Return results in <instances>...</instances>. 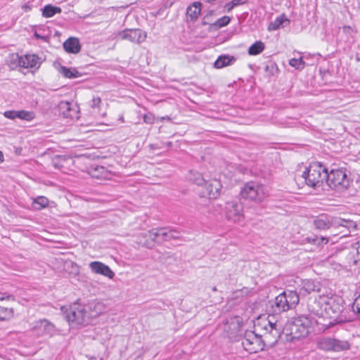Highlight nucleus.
<instances>
[{
    "mask_svg": "<svg viewBox=\"0 0 360 360\" xmlns=\"http://www.w3.org/2000/svg\"><path fill=\"white\" fill-rule=\"evenodd\" d=\"M308 308L311 314L318 317L315 323L320 326V330L330 328L341 321L340 315L342 306L333 299L319 297L309 304Z\"/></svg>",
    "mask_w": 360,
    "mask_h": 360,
    "instance_id": "obj_1",
    "label": "nucleus"
},
{
    "mask_svg": "<svg viewBox=\"0 0 360 360\" xmlns=\"http://www.w3.org/2000/svg\"><path fill=\"white\" fill-rule=\"evenodd\" d=\"M327 176V169L320 162H314L301 175H296L295 180L299 186L304 184L311 188L321 187Z\"/></svg>",
    "mask_w": 360,
    "mask_h": 360,
    "instance_id": "obj_2",
    "label": "nucleus"
},
{
    "mask_svg": "<svg viewBox=\"0 0 360 360\" xmlns=\"http://www.w3.org/2000/svg\"><path fill=\"white\" fill-rule=\"evenodd\" d=\"M65 319L72 326H80L86 323L89 320V314L86 307L79 303H73L69 307H61Z\"/></svg>",
    "mask_w": 360,
    "mask_h": 360,
    "instance_id": "obj_3",
    "label": "nucleus"
},
{
    "mask_svg": "<svg viewBox=\"0 0 360 360\" xmlns=\"http://www.w3.org/2000/svg\"><path fill=\"white\" fill-rule=\"evenodd\" d=\"M316 229L319 230H327L331 227H345L348 230L356 229V223L350 219H345L340 217H330L325 214L320 215L314 220Z\"/></svg>",
    "mask_w": 360,
    "mask_h": 360,
    "instance_id": "obj_4",
    "label": "nucleus"
},
{
    "mask_svg": "<svg viewBox=\"0 0 360 360\" xmlns=\"http://www.w3.org/2000/svg\"><path fill=\"white\" fill-rule=\"evenodd\" d=\"M240 195L244 200L260 202L269 195V191L264 185L250 181L241 188Z\"/></svg>",
    "mask_w": 360,
    "mask_h": 360,
    "instance_id": "obj_5",
    "label": "nucleus"
},
{
    "mask_svg": "<svg viewBox=\"0 0 360 360\" xmlns=\"http://www.w3.org/2000/svg\"><path fill=\"white\" fill-rule=\"evenodd\" d=\"M314 323H315V321H313L312 318L310 319L307 316L300 315L292 318L289 321L288 326L292 338L300 339L308 335L309 328Z\"/></svg>",
    "mask_w": 360,
    "mask_h": 360,
    "instance_id": "obj_6",
    "label": "nucleus"
},
{
    "mask_svg": "<svg viewBox=\"0 0 360 360\" xmlns=\"http://www.w3.org/2000/svg\"><path fill=\"white\" fill-rule=\"evenodd\" d=\"M300 297L296 291L286 290L276 297L274 311L281 313L295 308L299 303Z\"/></svg>",
    "mask_w": 360,
    "mask_h": 360,
    "instance_id": "obj_7",
    "label": "nucleus"
},
{
    "mask_svg": "<svg viewBox=\"0 0 360 360\" xmlns=\"http://www.w3.org/2000/svg\"><path fill=\"white\" fill-rule=\"evenodd\" d=\"M326 183L328 186L338 191L346 190L349 185V178L345 169H334L327 171Z\"/></svg>",
    "mask_w": 360,
    "mask_h": 360,
    "instance_id": "obj_8",
    "label": "nucleus"
},
{
    "mask_svg": "<svg viewBox=\"0 0 360 360\" xmlns=\"http://www.w3.org/2000/svg\"><path fill=\"white\" fill-rule=\"evenodd\" d=\"M224 214L231 222L240 224L244 221L243 203L238 200L226 202L224 207Z\"/></svg>",
    "mask_w": 360,
    "mask_h": 360,
    "instance_id": "obj_9",
    "label": "nucleus"
},
{
    "mask_svg": "<svg viewBox=\"0 0 360 360\" xmlns=\"http://www.w3.org/2000/svg\"><path fill=\"white\" fill-rule=\"evenodd\" d=\"M319 347L324 351L340 352L349 349L351 345L345 340L325 337L319 340Z\"/></svg>",
    "mask_w": 360,
    "mask_h": 360,
    "instance_id": "obj_10",
    "label": "nucleus"
},
{
    "mask_svg": "<svg viewBox=\"0 0 360 360\" xmlns=\"http://www.w3.org/2000/svg\"><path fill=\"white\" fill-rule=\"evenodd\" d=\"M169 229H153L143 233V238H147V240L143 241L142 239H140L138 243L143 246L149 248L153 242L162 243L165 240H169Z\"/></svg>",
    "mask_w": 360,
    "mask_h": 360,
    "instance_id": "obj_11",
    "label": "nucleus"
},
{
    "mask_svg": "<svg viewBox=\"0 0 360 360\" xmlns=\"http://www.w3.org/2000/svg\"><path fill=\"white\" fill-rule=\"evenodd\" d=\"M242 345L245 350L250 354L262 351L264 347L262 335H258L253 331H247L245 333L242 340Z\"/></svg>",
    "mask_w": 360,
    "mask_h": 360,
    "instance_id": "obj_12",
    "label": "nucleus"
},
{
    "mask_svg": "<svg viewBox=\"0 0 360 360\" xmlns=\"http://www.w3.org/2000/svg\"><path fill=\"white\" fill-rule=\"evenodd\" d=\"M32 330L38 337H52L56 333L55 325L46 319L35 321Z\"/></svg>",
    "mask_w": 360,
    "mask_h": 360,
    "instance_id": "obj_13",
    "label": "nucleus"
},
{
    "mask_svg": "<svg viewBox=\"0 0 360 360\" xmlns=\"http://www.w3.org/2000/svg\"><path fill=\"white\" fill-rule=\"evenodd\" d=\"M122 39L128 40L132 43L141 44L145 41L147 34L140 29H126L119 33Z\"/></svg>",
    "mask_w": 360,
    "mask_h": 360,
    "instance_id": "obj_14",
    "label": "nucleus"
},
{
    "mask_svg": "<svg viewBox=\"0 0 360 360\" xmlns=\"http://www.w3.org/2000/svg\"><path fill=\"white\" fill-rule=\"evenodd\" d=\"M13 58L17 62L18 65L23 68H39L41 65L40 58L35 54H26L20 56L16 54L13 56Z\"/></svg>",
    "mask_w": 360,
    "mask_h": 360,
    "instance_id": "obj_15",
    "label": "nucleus"
},
{
    "mask_svg": "<svg viewBox=\"0 0 360 360\" xmlns=\"http://www.w3.org/2000/svg\"><path fill=\"white\" fill-rule=\"evenodd\" d=\"M202 186L205 187V191L203 192L205 196L210 199H216L219 196L221 184L219 180L214 179L206 181Z\"/></svg>",
    "mask_w": 360,
    "mask_h": 360,
    "instance_id": "obj_16",
    "label": "nucleus"
},
{
    "mask_svg": "<svg viewBox=\"0 0 360 360\" xmlns=\"http://www.w3.org/2000/svg\"><path fill=\"white\" fill-rule=\"evenodd\" d=\"M89 267L91 270L97 274H101L109 278H112L115 276L114 272L110 269V268L98 261L91 262L89 264Z\"/></svg>",
    "mask_w": 360,
    "mask_h": 360,
    "instance_id": "obj_17",
    "label": "nucleus"
},
{
    "mask_svg": "<svg viewBox=\"0 0 360 360\" xmlns=\"http://www.w3.org/2000/svg\"><path fill=\"white\" fill-rule=\"evenodd\" d=\"M319 290L320 285L319 283L311 279H305L302 281L299 290V296H306L313 292L319 291Z\"/></svg>",
    "mask_w": 360,
    "mask_h": 360,
    "instance_id": "obj_18",
    "label": "nucleus"
},
{
    "mask_svg": "<svg viewBox=\"0 0 360 360\" xmlns=\"http://www.w3.org/2000/svg\"><path fill=\"white\" fill-rule=\"evenodd\" d=\"M91 177L98 179H110L112 173L105 167L100 165L91 166L89 171Z\"/></svg>",
    "mask_w": 360,
    "mask_h": 360,
    "instance_id": "obj_19",
    "label": "nucleus"
},
{
    "mask_svg": "<svg viewBox=\"0 0 360 360\" xmlns=\"http://www.w3.org/2000/svg\"><path fill=\"white\" fill-rule=\"evenodd\" d=\"M257 327V328L259 327H261L266 331V333L264 335L266 339L268 338V335H269L276 336L278 334V330L276 328V323H274L271 321L267 320L266 319H261L259 321Z\"/></svg>",
    "mask_w": 360,
    "mask_h": 360,
    "instance_id": "obj_20",
    "label": "nucleus"
},
{
    "mask_svg": "<svg viewBox=\"0 0 360 360\" xmlns=\"http://www.w3.org/2000/svg\"><path fill=\"white\" fill-rule=\"evenodd\" d=\"M202 4L199 1H195L191 4L186 9V18L188 21L195 22L198 20L201 13Z\"/></svg>",
    "mask_w": 360,
    "mask_h": 360,
    "instance_id": "obj_21",
    "label": "nucleus"
},
{
    "mask_svg": "<svg viewBox=\"0 0 360 360\" xmlns=\"http://www.w3.org/2000/svg\"><path fill=\"white\" fill-rule=\"evenodd\" d=\"M65 51L70 53H77L81 50V44L76 37H70L63 43Z\"/></svg>",
    "mask_w": 360,
    "mask_h": 360,
    "instance_id": "obj_22",
    "label": "nucleus"
},
{
    "mask_svg": "<svg viewBox=\"0 0 360 360\" xmlns=\"http://www.w3.org/2000/svg\"><path fill=\"white\" fill-rule=\"evenodd\" d=\"M236 60V58L233 56L221 55L215 60L214 67L217 69L223 68L232 65Z\"/></svg>",
    "mask_w": 360,
    "mask_h": 360,
    "instance_id": "obj_23",
    "label": "nucleus"
},
{
    "mask_svg": "<svg viewBox=\"0 0 360 360\" xmlns=\"http://www.w3.org/2000/svg\"><path fill=\"white\" fill-rule=\"evenodd\" d=\"M290 24V20L285 16V14H282L276 19L271 22L268 26L269 31H274L279 29L281 26H285Z\"/></svg>",
    "mask_w": 360,
    "mask_h": 360,
    "instance_id": "obj_24",
    "label": "nucleus"
},
{
    "mask_svg": "<svg viewBox=\"0 0 360 360\" xmlns=\"http://www.w3.org/2000/svg\"><path fill=\"white\" fill-rule=\"evenodd\" d=\"M62 11L61 8L58 6L48 4L42 8V16L44 18H51L56 14H59Z\"/></svg>",
    "mask_w": 360,
    "mask_h": 360,
    "instance_id": "obj_25",
    "label": "nucleus"
},
{
    "mask_svg": "<svg viewBox=\"0 0 360 360\" xmlns=\"http://www.w3.org/2000/svg\"><path fill=\"white\" fill-rule=\"evenodd\" d=\"M59 72L65 77L68 79H74L79 77L81 75L75 68H69L65 66H61Z\"/></svg>",
    "mask_w": 360,
    "mask_h": 360,
    "instance_id": "obj_26",
    "label": "nucleus"
},
{
    "mask_svg": "<svg viewBox=\"0 0 360 360\" xmlns=\"http://www.w3.org/2000/svg\"><path fill=\"white\" fill-rule=\"evenodd\" d=\"M188 178L189 181L201 186H202L206 181L202 174L196 171H190Z\"/></svg>",
    "mask_w": 360,
    "mask_h": 360,
    "instance_id": "obj_27",
    "label": "nucleus"
},
{
    "mask_svg": "<svg viewBox=\"0 0 360 360\" xmlns=\"http://www.w3.org/2000/svg\"><path fill=\"white\" fill-rule=\"evenodd\" d=\"M49 199L45 196H38L33 200L32 207L37 210H41L49 205Z\"/></svg>",
    "mask_w": 360,
    "mask_h": 360,
    "instance_id": "obj_28",
    "label": "nucleus"
},
{
    "mask_svg": "<svg viewBox=\"0 0 360 360\" xmlns=\"http://www.w3.org/2000/svg\"><path fill=\"white\" fill-rule=\"evenodd\" d=\"M265 48L264 42L257 41L252 44L248 49V54L250 56H256L262 53Z\"/></svg>",
    "mask_w": 360,
    "mask_h": 360,
    "instance_id": "obj_29",
    "label": "nucleus"
},
{
    "mask_svg": "<svg viewBox=\"0 0 360 360\" xmlns=\"http://www.w3.org/2000/svg\"><path fill=\"white\" fill-rule=\"evenodd\" d=\"M59 108L65 117L72 118L74 117V110L71 108V103L68 101H61L59 104Z\"/></svg>",
    "mask_w": 360,
    "mask_h": 360,
    "instance_id": "obj_30",
    "label": "nucleus"
},
{
    "mask_svg": "<svg viewBox=\"0 0 360 360\" xmlns=\"http://www.w3.org/2000/svg\"><path fill=\"white\" fill-rule=\"evenodd\" d=\"M304 241L308 243L321 246L328 243V238L326 237H318L316 236H311L307 237Z\"/></svg>",
    "mask_w": 360,
    "mask_h": 360,
    "instance_id": "obj_31",
    "label": "nucleus"
},
{
    "mask_svg": "<svg viewBox=\"0 0 360 360\" xmlns=\"http://www.w3.org/2000/svg\"><path fill=\"white\" fill-rule=\"evenodd\" d=\"M13 316V308L0 305V321H5L12 318Z\"/></svg>",
    "mask_w": 360,
    "mask_h": 360,
    "instance_id": "obj_32",
    "label": "nucleus"
},
{
    "mask_svg": "<svg viewBox=\"0 0 360 360\" xmlns=\"http://www.w3.org/2000/svg\"><path fill=\"white\" fill-rule=\"evenodd\" d=\"M17 118L26 121H31L34 118L33 112L27 110H17Z\"/></svg>",
    "mask_w": 360,
    "mask_h": 360,
    "instance_id": "obj_33",
    "label": "nucleus"
},
{
    "mask_svg": "<svg viewBox=\"0 0 360 360\" xmlns=\"http://www.w3.org/2000/svg\"><path fill=\"white\" fill-rule=\"evenodd\" d=\"M246 3V0H232L226 3L224 8L226 12L230 13L235 7L243 5Z\"/></svg>",
    "mask_w": 360,
    "mask_h": 360,
    "instance_id": "obj_34",
    "label": "nucleus"
},
{
    "mask_svg": "<svg viewBox=\"0 0 360 360\" xmlns=\"http://www.w3.org/2000/svg\"><path fill=\"white\" fill-rule=\"evenodd\" d=\"M289 65L297 70H302L305 66V63L302 58H292L289 60Z\"/></svg>",
    "mask_w": 360,
    "mask_h": 360,
    "instance_id": "obj_35",
    "label": "nucleus"
},
{
    "mask_svg": "<svg viewBox=\"0 0 360 360\" xmlns=\"http://www.w3.org/2000/svg\"><path fill=\"white\" fill-rule=\"evenodd\" d=\"M231 21V18L227 15H224L220 18H219L214 23V25L222 27L227 25Z\"/></svg>",
    "mask_w": 360,
    "mask_h": 360,
    "instance_id": "obj_36",
    "label": "nucleus"
},
{
    "mask_svg": "<svg viewBox=\"0 0 360 360\" xmlns=\"http://www.w3.org/2000/svg\"><path fill=\"white\" fill-rule=\"evenodd\" d=\"M352 310L359 316H360V295H359L354 301L352 304Z\"/></svg>",
    "mask_w": 360,
    "mask_h": 360,
    "instance_id": "obj_37",
    "label": "nucleus"
},
{
    "mask_svg": "<svg viewBox=\"0 0 360 360\" xmlns=\"http://www.w3.org/2000/svg\"><path fill=\"white\" fill-rule=\"evenodd\" d=\"M5 117L10 120L17 119V110H7L4 113Z\"/></svg>",
    "mask_w": 360,
    "mask_h": 360,
    "instance_id": "obj_38",
    "label": "nucleus"
},
{
    "mask_svg": "<svg viewBox=\"0 0 360 360\" xmlns=\"http://www.w3.org/2000/svg\"><path fill=\"white\" fill-rule=\"evenodd\" d=\"M101 103V99L100 97H94L91 100V107L94 109L98 108Z\"/></svg>",
    "mask_w": 360,
    "mask_h": 360,
    "instance_id": "obj_39",
    "label": "nucleus"
},
{
    "mask_svg": "<svg viewBox=\"0 0 360 360\" xmlns=\"http://www.w3.org/2000/svg\"><path fill=\"white\" fill-rule=\"evenodd\" d=\"M155 120V117L152 114H146L143 116V121L147 124H152Z\"/></svg>",
    "mask_w": 360,
    "mask_h": 360,
    "instance_id": "obj_40",
    "label": "nucleus"
},
{
    "mask_svg": "<svg viewBox=\"0 0 360 360\" xmlns=\"http://www.w3.org/2000/svg\"><path fill=\"white\" fill-rule=\"evenodd\" d=\"M169 240L171 239H178L179 238V233L175 230H172V229H169Z\"/></svg>",
    "mask_w": 360,
    "mask_h": 360,
    "instance_id": "obj_41",
    "label": "nucleus"
},
{
    "mask_svg": "<svg viewBox=\"0 0 360 360\" xmlns=\"http://www.w3.org/2000/svg\"><path fill=\"white\" fill-rule=\"evenodd\" d=\"M22 9L25 12H29L32 10V6L30 3H26L22 6Z\"/></svg>",
    "mask_w": 360,
    "mask_h": 360,
    "instance_id": "obj_42",
    "label": "nucleus"
},
{
    "mask_svg": "<svg viewBox=\"0 0 360 360\" xmlns=\"http://www.w3.org/2000/svg\"><path fill=\"white\" fill-rule=\"evenodd\" d=\"M269 68H271V69H274V68H276V64H274V63H271L270 65H266V70H268Z\"/></svg>",
    "mask_w": 360,
    "mask_h": 360,
    "instance_id": "obj_43",
    "label": "nucleus"
},
{
    "mask_svg": "<svg viewBox=\"0 0 360 360\" xmlns=\"http://www.w3.org/2000/svg\"><path fill=\"white\" fill-rule=\"evenodd\" d=\"M4 161V155H3V153L1 151H0V162H3Z\"/></svg>",
    "mask_w": 360,
    "mask_h": 360,
    "instance_id": "obj_44",
    "label": "nucleus"
},
{
    "mask_svg": "<svg viewBox=\"0 0 360 360\" xmlns=\"http://www.w3.org/2000/svg\"><path fill=\"white\" fill-rule=\"evenodd\" d=\"M5 299L4 295L2 293H0V301H2Z\"/></svg>",
    "mask_w": 360,
    "mask_h": 360,
    "instance_id": "obj_45",
    "label": "nucleus"
},
{
    "mask_svg": "<svg viewBox=\"0 0 360 360\" xmlns=\"http://www.w3.org/2000/svg\"><path fill=\"white\" fill-rule=\"evenodd\" d=\"M347 29H350V27L349 26H344L343 27L344 30H346Z\"/></svg>",
    "mask_w": 360,
    "mask_h": 360,
    "instance_id": "obj_46",
    "label": "nucleus"
},
{
    "mask_svg": "<svg viewBox=\"0 0 360 360\" xmlns=\"http://www.w3.org/2000/svg\"><path fill=\"white\" fill-rule=\"evenodd\" d=\"M212 290L215 292V291H217V288H216V287H213V288H212Z\"/></svg>",
    "mask_w": 360,
    "mask_h": 360,
    "instance_id": "obj_47",
    "label": "nucleus"
},
{
    "mask_svg": "<svg viewBox=\"0 0 360 360\" xmlns=\"http://www.w3.org/2000/svg\"><path fill=\"white\" fill-rule=\"evenodd\" d=\"M36 37H37V38H39V35H38L37 34H36Z\"/></svg>",
    "mask_w": 360,
    "mask_h": 360,
    "instance_id": "obj_48",
    "label": "nucleus"
}]
</instances>
